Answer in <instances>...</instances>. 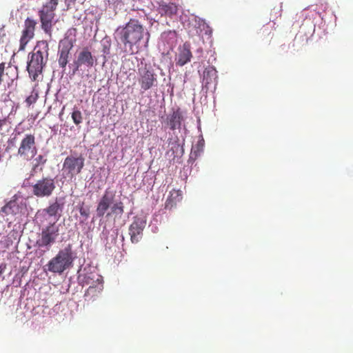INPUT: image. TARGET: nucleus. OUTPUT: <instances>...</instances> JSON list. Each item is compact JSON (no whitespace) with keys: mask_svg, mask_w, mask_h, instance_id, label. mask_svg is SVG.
Instances as JSON below:
<instances>
[{"mask_svg":"<svg viewBox=\"0 0 353 353\" xmlns=\"http://www.w3.org/2000/svg\"><path fill=\"white\" fill-rule=\"evenodd\" d=\"M116 34L125 46H129L131 54L136 53L134 46H137L145 38V46L148 47L150 39L149 31L136 19H130L124 26L119 27Z\"/></svg>","mask_w":353,"mask_h":353,"instance_id":"obj_1","label":"nucleus"},{"mask_svg":"<svg viewBox=\"0 0 353 353\" xmlns=\"http://www.w3.org/2000/svg\"><path fill=\"white\" fill-rule=\"evenodd\" d=\"M49 55V45L47 41H39L32 52L29 54L27 70L32 81H36L43 72Z\"/></svg>","mask_w":353,"mask_h":353,"instance_id":"obj_2","label":"nucleus"},{"mask_svg":"<svg viewBox=\"0 0 353 353\" xmlns=\"http://www.w3.org/2000/svg\"><path fill=\"white\" fill-rule=\"evenodd\" d=\"M74 259L72 246L71 244H68L49 261L46 267L50 272L61 274L72 265Z\"/></svg>","mask_w":353,"mask_h":353,"instance_id":"obj_3","label":"nucleus"},{"mask_svg":"<svg viewBox=\"0 0 353 353\" xmlns=\"http://www.w3.org/2000/svg\"><path fill=\"white\" fill-rule=\"evenodd\" d=\"M58 3L59 0H49L43 5L42 8L39 11L41 28L48 36L50 40L52 39V22L55 17L54 11L57 9Z\"/></svg>","mask_w":353,"mask_h":353,"instance_id":"obj_4","label":"nucleus"},{"mask_svg":"<svg viewBox=\"0 0 353 353\" xmlns=\"http://www.w3.org/2000/svg\"><path fill=\"white\" fill-rule=\"evenodd\" d=\"M56 189L54 178L50 176H43L37 180L32 185V194L38 198L50 196Z\"/></svg>","mask_w":353,"mask_h":353,"instance_id":"obj_5","label":"nucleus"},{"mask_svg":"<svg viewBox=\"0 0 353 353\" xmlns=\"http://www.w3.org/2000/svg\"><path fill=\"white\" fill-rule=\"evenodd\" d=\"M37 148L35 137L32 134H27L21 139L17 150V155L23 160L29 161L37 154Z\"/></svg>","mask_w":353,"mask_h":353,"instance_id":"obj_6","label":"nucleus"},{"mask_svg":"<svg viewBox=\"0 0 353 353\" xmlns=\"http://www.w3.org/2000/svg\"><path fill=\"white\" fill-rule=\"evenodd\" d=\"M138 82L143 92L157 86V75L151 66L145 65L138 69Z\"/></svg>","mask_w":353,"mask_h":353,"instance_id":"obj_7","label":"nucleus"},{"mask_svg":"<svg viewBox=\"0 0 353 353\" xmlns=\"http://www.w3.org/2000/svg\"><path fill=\"white\" fill-rule=\"evenodd\" d=\"M85 165V158L79 154L78 156H68L63 163V171L68 177L74 178L80 174Z\"/></svg>","mask_w":353,"mask_h":353,"instance_id":"obj_8","label":"nucleus"},{"mask_svg":"<svg viewBox=\"0 0 353 353\" xmlns=\"http://www.w3.org/2000/svg\"><path fill=\"white\" fill-rule=\"evenodd\" d=\"M59 234V225L56 223H50L43 228L41 237L37 243L40 248L50 247L56 242Z\"/></svg>","mask_w":353,"mask_h":353,"instance_id":"obj_9","label":"nucleus"},{"mask_svg":"<svg viewBox=\"0 0 353 353\" xmlns=\"http://www.w3.org/2000/svg\"><path fill=\"white\" fill-rule=\"evenodd\" d=\"M17 78L18 68L17 66L12 65L11 64L6 66V63L3 62L0 63V85L5 83L8 87H10Z\"/></svg>","mask_w":353,"mask_h":353,"instance_id":"obj_10","label":"nucleus"},{"mask_svg":"<svg viewBox=\"0 0 353 353\" xmlns=\"http://www.w3.org/2000/svg\"><path fill=\"white\" fill-rule=\"evenodd\" d=\"M37 22L35 19L28 17L23 25L20 38L19 50H23L28 43L34 37Z\"/></svg>","mask_w":353,"mask_h":353,"instance_id":"obj_11","label":"nucleus"},{"mask_svg":"<svg viewBox=\"0 0 353 353\" xmlns=\"http://www.w3.org/2000/svg\"><path fill=\"white\" fill-rule=\"evenodd\" d=\"M96 61V58L92 55L89 48L85 47L78 53L77 59L74 61L75 68L73 72L74 73L83 65L90 68L95 65Z\"/></svg>","mask_w":353,"mask_h":353,"instance_id":"obj_12","label":"nucleus"},{"mask_svg":"<svg viewBox=\"0 0 353 353\" xmlns=\"http://www.w3.org/2000/svg\"><path fill=\"white\" fill-rule=\"evenodd\" d=\"M74 40L65 38L60 43V49L59 50L58 63L61 68H65L68 62L70 51L74 43Z\"/></svg>","mask_w":353,"mask_h":353,"instance_id":"obj_13","label":"nucleus"},{"mask_svg":"<svg viewBox=\"0 0 353 353\" xmlns=\"http://www.w3.org/2000/svg\"><path fill=\"white\" fill-rule=\"evenodd\" d=\"M114 197L115 194L114 192L108 189L105 190L97 206L96 212L98 217H103L105 215L107 210L113 203Z\"/></svg>","mask_w":353,"mask_h":353,"instance_id":"obj_14","label":"nucleus"},{"mask_svg":"<svg viewBox=\"0 0 353 353\" xmlns=\"http://www.w3.org/2000/svg\"><path fill=\"white\" fill-rule=\"evenodd\" d=\"M145 224V221L141 218L134 217L133 222L129 227V234L132 243H137L141 240Z\"/></svg>","mask_w":353,"mask_h":353,"instance_id":"obj_15","label":"nucleus"},{"mask_svg":"<svg viewBox=\"0 0 353 353\" xmlns=\"http://www.w3.org/2000/svg\"><path fill=\"white\" fill-rule=\"evenodd\" d=\"M65 206L64 198L56 197L54 201L50 203L49 205L43 209L42 212L50 217H54L57 220L61 217Z\"/></svg>","mask_w":353,"mask_h":353,"instance_id":"obj_16","label":"nucleus"},{"mask_svg":"<svg viewBox=\"0 0 353 353\" xmlns=\"http://www.w3.org/2000/svg\"><path fill=\"white\" fill-rule=\"evenodd\" d=\"M190 44L185 42L179 48V53L176 57V63L177 65L183 66L190 61L192 54L190 50Z\"/></svg>","mask_w":353,"mask_h":353,"instance_id":"obj_17","label":"nucleus"},{"mask_svg":"<svg viewBox=\"0 0 353 353\" xmlns=\"http://www.w3.org/2000/svg\"><path fill=\"white\" fill-rule=\"evenodd\" d=\"M183 121V116L179 108L173 110L172 113L168 115L166 119L167 125L171 130L180 129Z\"/></svg>","mask_w":353,"mask_h":353,"instance_id":"obj_18","label":"nucleus"},{"mask_svg":"<svg viewBox=\"0 0 353 353\" xmlns=\"http://www.w3.org/2000/svg\"><path fill=\"white\" fill-rule=\"evenodd\" d=\"M182 193L179 190L173 189L170 192V195L165 203V208L171 210L176 203L182 200Z\"/></svg>","mask_w":353,"mask_h":353,"instance_id":"obj_19","label":"nucleus"},{"mask_svg":"<svg viewBox=\"0 0 353 353\" xmlns=\"http://www.w3.org/2000/svg\"><path fill=\"white\" fill-rule=\"evenodd\" d=\"M217 71L214 66H208L205 68L203 74V84L208 87L209 84L216 81Z\"/></svg>","mask_w":353,"mask_h":353,"instance_id":"obj_20","label":"nucleus"},{"mask_svg":"<svg viewBox=\"0 0 353 353\" xmlns=\"http://www.w3.org/2000/svg\"><path fill=\"white\" fill-rule=\"evenodd\" d=\"M158 12L161 15L172 16L177 13V6L172 3H161L158 8Z\"/></svg>","mask_w":353,"mask_h":353,"instance_id":"obj_21","label":"nucleus"},{"mask_svg":"<svg viewBox=\"0 0 353 353\" xmlns=\"http://www.w3.org/2000/svg\"><path fill=\"white\" fill-rule=\"evenodd\" d=\"M19 206L17 203L14 201H11L2 208L1 212L6 215L13 214L17 212Z\"/></svg>","mask_w":353,"mask_h":353,"instance_id":"obj_22","label":"nucleus"},{"mask_svg":"<svg viewBox=\"0 0 353 353\" xmlns=\"http://www.w3.org/2000/svg\"><path fill=\"white\" fill-rule=\"evenodd\" d=\"M111 212L108 213V215H110L111 214L114 215H119L121 216L124 212V205L121 201L117 202L115 203H112L110 206Z\"/></svg>","mask_w":353,"mask_h":353,"instance_id":"obj_23","label":"nucleus"},{"mask_svg":"<svg viewBox=\"0 0 353 353\" xmlns=\"http://www.w3.org/2000/svg\"><path fill=\"white\" fill-rule=\"evenodd\" d=\"M103 290V285L98 284L96 286H90L85 293V297H93L97 296Z\"/></svg>","mask_w":353,"mask_h":353,"instance_id":"obj_24","label":"nucleus"},{"mask_svg":"<svg viewBox=\"0 0 353 353\" xmlns=\"http://www.w3.org/2000/svg\"><path fill=\"white\" fill-rule=\"evenodd\" d=\"M71 117L73 122L77 125H79L83 121V116L80 110L74 109L71 114Z\"/></svg>","mask_w":353,"mask_h":353,"instance_id":"obj_25","label":"nucleus"},{"mask_svg":"<svg viewBox=\"0 0 353 353\" xmlns=\"http://www.w3.org/2000/svg\"><path fill=\"white\" fill-rule=\"evenodd\" d=\"M34 161L35 163L33 165L34 170H35L39 165H43L46 163L47 159L44 156L40 154L35 158Z\"/></svg>","mask_w":353,"mask_h":353,"instance_id":"obj_26","label":"nucleus"},{"mask_svg":"<svg viewBox=\"0 0 353 353\" xmlns=\"http://www.w3.org/2000/svg\"><path fill=\"white\" fill-rule=\"evenodd\" d=\"M38 98V94L35 92H32L31 94L26 99V103L28 107L36 103Z\"/></svg>","mask_w":353,"mask_h":353,"instance_id":"obj_27","label":"nucleus"},{"mask_svg":"<svg viewBox=\"0 0 353 353\" xmlns=\"http://www.w3.org/2000/svg\"><path fill=\"white\" fill-rule=\"evenodd\" d=\"M79 213L84 218V220H87L90 216V209L88 207L81 205L79 208Z\"/></svg>","mask_w":353,"mask_h":353,"instance_id":"obj_28","label":"nucleus"},{"mask_svg":"<svg viewBox=\"0 0 353 353\" xmlns=\"http://www.w3.org/2000/svg\"><path fill=\"white\" fill-rule=\"evenodd\" d=\"M261 33H262L263 35H265V34L270 35V34H272L270 38L272 39L273 37V34L272 33V30H270L268 27L263 26L261 28Z\"/></svg>","mask_w":353,"mask_h":353,"instance_id":"obj_29","label":"nucleus"},{"mask_svg":"<svg viewBox=\"0 0 353 353\" xmlns=\"http://www.w3.org/2000/svg\"><path fill=\"white\" fill-rule=\"evenodd\" d=\"M77 0H64L65 4L67 7H70L71 5H74Z\"/></svg>","mask_w":353,"mask_h":353,"instance_id":"obj_30","label":"nucleus"},{"mask_svg":"<svg viewBox=\"0 0 353 353\" xmlns=\"http://www.w3.org/2000/svg\"><path fill=\"white\" fill-rule=\"evenodd\" d=\"M8 122L7 119L4 118L3 119H0V131L2 130V128L6 125Z\"/></svg>","mask_w":353,"mask_h":353,"instance_id":"obj_31","label":"nucleus"},{"mask_svg":"<svg viewBox=\"0 0 353 353\" xmlns=\"http://www.w3.org/2000/svg\"><path fill=\"white\" fill-rule=\"evenodd\" d=\"M5 268H6V265L5 264L0 265V275L2 274V273L3 272Z\"/></svg>","mask_w":353,"mask_h":353,"instance_id":"obj_32","label":"nucleus"},{"mask_svg":"<svg viewBox=\"0 0 353 353\" xmlns=\"http://www.w3.org/2000/svg\"><path fill=\"white\" fill-rule=\"evenodd\" d=\"M72 31H73L74 32H76V29H75V28L72 29Z\"/></svg>","mask_w":353,"mask_h":353,"instance_id":"obj_33","label":"nucleus"}]
</instances>
